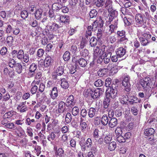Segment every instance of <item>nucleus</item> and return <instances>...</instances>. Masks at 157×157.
<instances>
[{
	"label": "nucleus",
	"instance_id": "obj_35",
	"mask_svg": "<svg viewBox=\"0 0 157 157\" xmlns=\"http://www.w3.org/2000/svg\"><path fill=\"white\" fill-rule=\"evenodd\" d=\"M63 58L65 61H68L70 58V52L68 51H66L63 55Z\"/></svg>",
	"mask_w": 157,
	"mask_h": 157
},
{
	"label": "nucleus",
	"instance_id": "obj_7",
	"mask_svg": "<svg viewBox=\"0 0 157 157\" xmlns=\"http://www.w3.org/2000/svg\"><path fill=\"white\" fill-rule=\"evenodd\" d=\"M109 21L113 19L117 18L118 13L117 11L113 10H110L109 11Z\"/></svg>",
	"mask_w": 157,
	"mask_h": 157
},
{
	"label": "nucleus",
	"instance_id": "obj_46",
	"mask_svg": "<svg viewBox=\"0 0 157 157\" xmlns=\"http://www.w3.org/2000/svg\"><path fill=\"white\" fill-rule=\"evenodd\" d=\"M104 82L101 79L97 80L94 82V85L96 87H100L103 86Z\"/></svg>",
	"mask_w": 157,
	"mask_h": 157
},
{
	"label": "nucleus",
	"instance_id": "obj_42",
	"mask_svg": "<svg viewBox=\"0 0 157 157\" xmlns=\"http://www.w3.org/2000/svg\"><path fill=\"white\" fill-rule=\"evenodd\" d=\"M5 127L10 129H15L16 128L13 123L9 122L5 125Z\"/></svg>",
	"mask_w": 157,
	"mask_h": 157
},
{
	"label": "nucleus",
	"instance_id": "obj_52",
	"mask_svg": "<svg viewBox=\"0 0 157 157\" xmlns=\"http://www.w3.org/2000/svg\"><path fill=\"white\" fill-rule=\"evenodd\" d=\"M80 54L83 57H86L89 56V52L87 49H84L80 52Z\"/></svg>",
	"mask_w": 157,
	"mask_h": 157
},
{
	"label": "nucleus",
	"instance_id": "obj_12",
	"mask_svg": "<svg viewBox=\"0 0 157 157\" xmlns=\"http://www.w3.org/2000/svg\"><path fill=\"white\" fill-rule=\"evenodd\" d=\"M155 131L154 129L151 128L146 129L144 132V134L146 136H152L154 137V134Z\"/></svg>",
	"mask_w": 157,
	"mask_h": 157
},
{
	"label": "nucleus",
	"instance_id": "obj_43",
	"mask_svg": "<svg viewBox=\"0 0 157 157\" xmlns=\"http://www.w3.org/2000/svg\"><path fill=\"white\" fill-rule=\"evenodd\" d=\"M64 153V150L61 148H59L57 151L56 154L59 156L60 157H62Z\"/></svg>",
	"mask_w": 157,
	"mask_h": 157
},
{
	"label": "nucleus",
	"instance_id": "obj_11",
	"mask_svg": "<svg viewBox=\"0 0 157 157\" xmlns=\"http://www.w3.org/2000/svg\"><path fill=\"white\" fill-rule=\"evenodd\" d=\"M59 20L61 23H69V17L66 15L61 16L59 18Z\"/></svg>",
	"mask_w": 157,
	"mask_h": 157
},
{
	"label": "nucleus",
	"instance_id": "obj_39",
	"mask_svg": "<svg viewBox=\"0 0 157 157\" xmlns=\"http://www.w3.org/2000/svg\"><path fill=\"white\" fill-rule=\"evenodd\" d=\"M65 121L66 123H70L72 120V116L71 113H68L66 114L65 118Z\"/></svg>",
	"mask_w": 157,
	"mask_h": 157
},
{
	"label": "nucleus",
	"instance_id": "obj_2",
	"mask_svg": "<svg viewBox=\"0 0 157 157\" xmlns=\"http://www.w3.org/2000/svg\"><path fill=\"white\" fill-rule=\"evenodd\" d=\"M152 81L151 79L148 77H146L140 80V84L142 86L144 90L149 91L152 85Z\"/></svg>",
	"mask_w": 157,
	"mask_h": 157
},
{
	"label": "nucleus",
	"instance_id": "obj_54",
	"mask_svg": "<svg viewBox=\"0 0 157 157\" xmlns=\"http://www.w3.org/2000/svg\"><path fill=\"white\" fill-rule=\"evenodd\" d=\"M118 18H115L114 19H113L112 20H111L109 21L108 20V22L109 23V24H111V25L113 24V25H115L117 26L118 24Z\"/></svg>",
	"mask_w": 157,
	"mask_h": 157
},
{
	"label": "nucleus",
	"instance_id": "obj_55",
	"mask_svg": "<svg viewBox=\"0 0 157 157\" xmlns=\"http://www.w3.org/2000/svg\"><path fill=\"white\" fill-rule=\"evenodd\" d=\"M38 86V91L41 93L43 92L45 87V85L42 82H40Z\"/></svg>",
	"mask_w": 157,
	"mask_h": 157
},
{
	"label": "nucleus",
	"instance_id": "obj_3",
	"mask_svg": "<svg viewBox=\"0 0 157 157\" xmlns=\"http://www.w3.org/2000/svg\"><path fill=\"white\" fill-rule=\"evenodd\" d=\"M135 19L136 24L138 26H143V28L146 27L147 21L144 15L140 13L136 14L135 17Z\"/></svg>",
	"mask_w": 157,
	"mask_h": 157
},
{
	"label": "nucleus",
	"instance_id": "obj_14",
	"mask_svg": "<svg viewBox=\"0 0 157 157\" xmlns=\"http://www.w3.org/2000/svg\"><path fill=\"white\" fill-rule=\"evenodd\" d=\"M127 101H128L129 103L131 105H133L134 103H136L140 102V100L135 96L131 97L128 99H126Z\"/></svg>",
	"mask_w": 157,
	"mask_h": 157
},
{
	"label": "nucleus",
	"instance_id": "obj_25",
	"mask_svg": "<svg viewBox=\"0 0 157 157\" xmlns=\"http://www.w3.org/2000/svg\"><path fill=\"white\" fill-rule=\"evenodd\" d=\"M48 26L50 30L52 31H56L59 28V26L56 23H53Z\"/></svg>",
	"mask_w": 157,
	"mask_h": 157
},
{
	"label": "nucleus",
	"instance_id": "obj_15",
	"mask_svg": "<svg viewBox=\"0 0 157 157\" xmlns=\"http://www.w3.org/2000/svg\"><path fill=\"white\" fill-rule=\"evenodd\" d=\"M58 95L57 88L56 87H54L51 93V97L52 99H55L57 97Z\"/></svg>",
	"mask_w": 157,
	"mask_h": 157
},
{
	"label": "nucleus",
	"instance_id": "obj_1",
	"mask_svg": "<svg viewBox=\"0 0 157 157\" xmlns=\"http://www.w3.org/2000/svg\"><path fill=\"white\" fill-rule=\"evenodd\" d=\"M104 92V90L101 88H98L95 90L89 89L85 92V95L86 97L91 96L93 99H95L102 96Z\"/></svg>",
	"mask_w": 157,
	"mask_h": 157
},
{
	"label": "nucleus",
	"instance_id": "obj_10",
	"mask_svg": "<svg viewBox=\"0 0 157 157\" xmlns=\"http://www.w3.org/2000/svg\"><path fill=\"white\" fill-rule=\"evenodd\" d=\"M126 53V50L123 47H120L117 49L116 54L118 57L121 58Z\"/></svg>",
	"mask_w": 157,
	"mask_h": 157
},
{
	"label": "nucleus",
	"instance_id": "obj_51",
	"mask_svg": "<svg viewBox=\"0 0 157 157\" xmlns=\"http://www.w3.org/2000/svg\"><path fill=\"white\" fill-rule=\"evenodd\" d=\"M107 40L108 41L113 44L116 41V39L114 36H109L107 37Z\"/></svg>",
	"mask_w": 157,
	"mask_h": 157
},
{
	"label": "nucleus",
	"instance_id": "obj_18",
	"mask_svg": "<svg viewBox=\"0 0 157 157\" xmlns=\"http://www.w3.org/2000/svg\"><path fill=\"white\" fill-rule=\"evenodd\" d=\"M92 144V143L91 139L90 138H88L85 143V147L83 148V150H85L86 148L87 149L90 148Z\"/></svg>",
	"mask_w": 157,
	"mask_h": 157
},
{
	"label": "nucleus",
	"instance_id": "obj_32",
	"mask_svg": "<svg viewBox=\"0 0 157 157\" xmlns=\"http://www.w3.org/2000/svg\"><path fill=\"white\" fill-rule=\"evenodd\" d=\"M90 42L91 47H94L97 45V41L96 38L93 36L91 38Z\"/></svg>",
	"mask_w": 157,
	"mask_h": 157
},
{
	"label": "nucleus",
	"instance_id": "obj_49",
	"mask_svg": "<svg viewBox=\"0 0 157 157\" xmlns=\"http://www.w3.org/2000/svg\"><path fill=\"white\" fill-rule=\"evenodd\" d=\"M117 26L114 25L113 24L110 25L109 26V28H110L109 33H110L109 34H111L112 33L114 32V30L116 29L117 28Z\"/></svg>",
	"mask_w": 157,
	"mask_h": 157
},
{
	"label": "nucleus",
	"instance_id": "obj_64",
	"mask_svg": "<svg viewBox=\"0 0 157 157\" xmlns=\"http://www.w3.org/2000/svg\"><path fill=\"white\" fill-rule=\"evenodd\" d=\"M44 52V50L42 49H39L37 52V56L39 57H42L43 56Z\"/></svg>",
	"mask_w": 157,
	"mask_h": 157
},
{
	"label": "nucleus",
	"instance_id": "obj_48",
	"mask_svg": "<svg viewBox=\"0 0 157 157\" xmlns=\"http://www.w3.org/2000/svg\"><path fill=\"white\" fill-rule=\"evenodd\" d=\"M111 79L110 78H108L105 81V85L108 88H111Z\"/></svg>",
	"mask_w": 157,
	"mask_h": 157
},
{
	"label": "nucleus",
	"instance_id": "obj_24",
	"mask_svg": "<svg viewBox=\"0 0 157 157\" xmlns=\"http://www.w3.org/2000/svg\"><path fill=\"white\" fill-rule=\"evenodd\" d=\"M64 67L63 66L58 67L56 70V73L57 75H61L63 74L64 72Z\"/></svg>",
	"mask_w": 157,
	"mask_h": 157
},
{
	"label": "nucleus",
	"instance_id": "obj_17",
	"mask_svg": "<svg viewBox=\"0 0 157 157\" xmlns=\"http://www.w3.org/2000/svg\"><path fill=\"white\" fill-rule=\"evenodd\" d=\"M109 119L106 114H104L101 118V122L104 125H106L109 122Z\"/></svg>",
	"mask_w": 157,
	"mask_h": 157
},
{
	"label": "nucleus",
	"instance_id": "obj_53",
	"mask_svg": "<svg viewBox=\"0 0 157 157\" xmlns=\"http://www.w3.org/2000/svg\"><path fill=\"white\" fill-rule=\"evenodd\" d=\"M21 17L25 19L27 18L28 15V13L26 10H24L21 12Z\"/></svg>",
	"mask_w": 157,
	"mask_h": 157
},
{
	"label": "nucleus",
	"instance_id": "obj_44",
	"mask_svg": "<svg viewBox=\"0 0 157 157\" xmlns=\"http://www.w3.org/2000/svg\"><path fill=\"white\" fill-rule=\"evenodd\" d=\"M98 13L96 10L94 9L92 10L90 12L89 15L90 17L91 18L95 17L97 14Z\"/></svg>",
	"mask_w": 157,
	"mask_h": 157
},
{
	"label": "nucleus",
	"instance_id": "obj_22",
	"mask_svg": "<svg viewBox=\"0 0 157 157\" xmlns=\"http://www.w3.org/2000/svg\"><path fill=\"white\" fill-rule=\"evenodd\" d=\"M139 40L141 45L142 46H147L150 42V40L144 39L143 38H140Z\"/></svg>",
	"mask_w": 157,
	"mask_h": 157
},
{
	"label": "nucleus",
	"instance_id": "obj_50",
	"mask_svg": "<svg viewBox=\"0 0 157 157\" xmlns=\"http://www.w3.org/2000/svg\"><path fill=\"white\" fill-rule=\"evenodd\" d=\"M56 137V135L53 132H52L48 136L47 139L49 141H51V140H54Z\"/></svg>",
	"mask_w": 157,
	"mask_h": 157
},
{
	"label": "nucleus",
	"instance_id": "obj_27",
	"mask_svg": "<svg viewBox=\"0 0 157 157\" xmlns=\"http://www.w3.org/2000/svg\"><path fill=\"white\" fill-rule=\"evenodd\" d=\"M9 53L8 49L6 47H3L0 51V54L2 56H6Z\"/></svg>",
	"mask_w": 157,
	"mask_h": 157
},
{
	"label": "nucleus",
	"instance_id": "obj_40",
	"mask_svg": "<svg viewBox=\"0 0 157 157\" xmlns=\"http://www.w3.org/2000/svg\"><path fill=\"white\" fill-rule=\"evenodd\" d=\"M79 112V109L77 107L75 106L71 110V113L74 116L77 115Z\"/></svg>",
	"mask_w": 157,
	"mask_h": 157
},
{
	"label": "nucleus",
	"instance_id": "obj_20",
	"mask_svg": "<svg viewBox=\"0 0 157 157\" xmlns=\"http://www.w3.org/2000/svg\"><path fill=\"white\" fill-rule=\"evenodd\" d=\"M105 46L104 45L102 46L99 51V57L101 58V59L106 56L107 54V53L105 52Z\"/></svg>",
	"mask_w": 157,
	"mask_h": 157
},
{
	"label": "nucleus",
	"instance_id": "obj_28",
	"mask_svg": "<svg viewBox=\"0 0 157 157\" xmlns=\"http://www.w3.org/2000/svg\"><path fill=\"white\" fill-rule=\"evenodd\" d=\"M42 12V10L41 9H38L36 10L35 13V16L36 19L38 20L41 17Z\"/></svg>",
	"mask_w": 157,
	"mask_h": 157
},
{
	"label": "nucleus",
	"instance_id": "obj_8",
	"mask_svg": "<svg viewBox=\"0 0 157 157\" xmlns=\"http://www.w3.org/2000/svg\"><path fill=\"white\" fill-rule=\"evenodd\" d=\"M75 104L74 96L72 95H71L68 97L66 100V105L67 106H69L70 105H74Z\"/></svg>",
	"mask_w": 157,
	"mask_h": 157
},
{
	"label": "nucleus",
	"instance_id": "obj_37",
	"mask_svg": "<svg viewBox=\"0 0 157 157\" xmlns=\"http://www.w3.org/2000/svg\"><path fill=\"white\" fill-rule=\"evenodd\" d=\"M37 66L36 64L35 63H32L30 66L29 67V72H34L37 71L36 70Z\"/></svg>",
	"mask_w": 157,
	"mask_h": 157
},
{
	"label": "nucleus",
	"instance_id": "obj_45",
	"mask_svg": "<svg viewBox=\"0 0 157 157\" xmlns=\"http://www.w3.org/2000/svg\"><path fill=\"white\" fill-rule=\"evenodd\" d=\"M24 54L23 51L21 49L20 50L17 52V57L19 59L21 60L22 59V58Z\"/></svg>",
	"mask_w": 157,
	"mask_h": 157
},
{
	"label": "nucleus",
	"instance_id": "obj_4",
	"mask_svg": "<svg viewBox=\"0 0 157 157\" xmlns=\"http://www.w3.org/2000/svg\"><path fill=\"white\" fill-rule=\"evenodd\" d=\"M118 86H116L115 84L112 85L111 88H108L106 89V92L108 90H109V92H108L106 93L107 96H109L112 98H115L118 96L119 94L118 93L117 88Z\"/></svg>",
	"mask_w": 157,
	"mask_h": 157
},
{
	"label": "nucleus",
	"instance_id": "obj_31",
	"mask_svg": "<svg viewBox=\"0 0 157 157\" xmlns=\"http://www.w3.org/2000/svg\"><path fill=\"white\" fill-rule=\"evenodd\" d=\"M78 63L82 67H85L87 64V61L82 58H80L78 60Z\"/></svg>",
	"mask_w": 157,
	"mask_h": 157
},
{
	"label": "nucleus",
	"instance_id": "obj_19",
	"mask_svg": "<svg viewBox=\"0 0 157 157\" xmlns=\"http://www.w3.org/2000/svg\"><path fill=\"white\" fill-rule=\"evenodd\" d=\"M61 86L64 89H67L69 87V84L68 82L65 78H63L61 80Z\"/></svg>",
	"mask_w": 157,
	"mask_h": 157
},
{
	"label": "nucleus",
	"instance_id": "obj_9",
	"mask_svg": "<svg viewBox=\"0 0 157 157\" xmlns=\"http://www.w3.org/2000/svg\"><path fill=\"white\" fill-rule=\"evenodd\" d=\"M53 62V60L51 57L49 55H47L45 59L44 65L45 67H47L50 66Z\"/></svg>",
	"mask_w": 157,
	"mask_h": 157
},
{
	"label": "nucleus",
	"instance_id": "obj_30",
	"mask_svg": "<svg viewBox=\"0 0 157 157\" xmlns=\"http://www.w3.org/2000/svg\"><path fill=\"white\" fill-rule=\"evenodd\" d=\"M96 111L95 109L94 108H90L88 112V116L90 118L93 117L95 114Z\"/></svg>",
	"mask_w": 157,
	"mask_h": 157
},
{
	"label": "nucleus",
	"instance_id": "obj_6",
	"mask_svg": "<svg viewBox=\"0 0 157 157\" xmlns=\"http://www.w3.org/2000/svg\"><path fill=\"white\" fill-rule=\"evenodd\" d=\"M103 21L102 20L101 17H97L96 20L92 24L93 27L95 29L101 28L103 27Z\"/></svg>",
	"mask_w": 157,
	"mask_h": 157
},
{
	"label": "nucleus",
	"instance_id": "obj_60",
	"mask_svg": "<svg viewBox=\"0 0 157 157\" xmlns=\"http://www.w3.org/2000/svg\"><path fill=\"white\" fill-rule=\"evenodd\" d=\"M142 36L143 39H146L150 40V39L151 37V35L148 33H144L142 34Z\"/></svg>",
	"mask_w": 157,
	"mask_h": 157
},
{
	"label": "nucleus",
	"instance_id": "obj_21",
	"mask_svg": "<svg viewBox=\"0 0 157 157\" xmlns=\"http://www.w3.org/2000/svg\"><path fill=\"white\" fill-rule=\"evenodd\" d=\"M15 68L16 71L18 74H20L22 70V66L20 63H17V64L14 67Z\"/></svg>",
	"mask_w": 157,
	"mask_h": 157
},
{
	"label": "nucleus",
	"instance_id": "obj_23",
	"mask_svg": "<svg viewBox=\"0 0 157 157\" xmlns=\"http://www.w3.org/2000/svg\"><path fill=\"white\" fill-rule=\"evenodd\" d=\"M62 5L59 3H54L52 5V8L53 10L58 11L60 10L62 7Z\"/></svg>",
	"mask_w": 157,
	"mask_h": 157
},
{
	"label": "nucleus",
	"instance_id": "obj_29",
	"mask_svg": "<svg viewBox=\"0 0 157 157\" xmlns=\"http://www.w3.org/2000/svg\"><path fill=\"white\" fill-rule=\"evenodd\" d=\"M100 49L97 46L94 49L93 56L94 58H96L99 57V51Z\"/></svg>",
	"mask_w": 157,
	"mask_h": 157
},
{
	"label": "nucleus",
	"instance_id": "obj_56",
	"mask_svg": "<svg viewBox=\"0 0 157 157\" xmlns=\"http://www.w3.org/2000/svg\"><path fill=\"white\" fill-rule=\"evenodd\" d=\"M122 132V129L120 127H117L115 131V133L117 136L121 135Z\"/></svg>",
	"mask_w": 157,
	"mask_h": 157
},
{
	"label": "nucleus",
	"instance_id": "obj_62",
	"mask_svg": "<svg viewBox=\"0 0 157 157\" xmlns=\"http://www.w3.org/2000/svg\"><path fill=\"white\" fill-rule=\"evenodd\" d=\"M99 130L98 129H95L94 131L93 136L95 139L98 138L99 137Z\"/></svg>",
	"mask_w": 157,
	"mask_h": 157
},
{
	"label": "nucleus",
	"instance_id": "obj_33",
	"mask_svg": "<svg viewBox=\"0 0 157 157\" xmlns=\"http://www.w3.org/2000/svg\"><path fill=\"white\" fill-rule=\"evenodd\" d=\"M107 71V69L103 68L99 70L98 72V73L99 76L100 77H102L106 74Z\"/></svg>",
	"mask_w": 157,
	"mask_h": 157
},
{
	"label": "nucleus",
	"instance_id": "obj_26",
	"mask_svg": "<svg viewBox=\"0 0 157 157\" xmlns=\"http://www.w3.org/2000/svg\"><path fill=\"white\" fill-rule=\"evenodd\" d=\"M65 103L63 101H61L59 104V109L58 112L59 113H63L64 112V107Z\"/></svg>",
	"mask_w": 157,
	"mask_h": 157
},
{
	"label": "nucleus",
	"instance_id": "obj_5",
	"mask_svg": "<svg viewBox=\"0 0 157 157\" xmlns=\"http://www.w3.org/2000/svg\"><path fill=\"white\" fill-rule=\"evenodd\" d=\"M122 86L124 87V90L128 92L130 90V84L129 82V78L128 76L125 77L122 82Z\"/></svg>",
	"mask_w": 157,
	"mask_h": 157
},
{
	"label": "nucleus",
	"instance_id": "obj_47",
	"mask_svg": "<svg viewBox=\"0 0 157 157\" xmlns=\"http://www.w3.org/2000/svg\"><path fill=\"white\" fill-rule=\"evenodd\" d=\"M14 111H10L6 113L3 117L5 118H8L12 117L14 114Z\"/></svg>",
	"mask_w": 157,
	"mask_h": 157
},
{
	"label": "nucleus",
	"instance_id": "obj_13",
	"mask_svg": "<svg viewBox=\"0 0 157 157\" xmlns=\"http://www.w3.org/2000/svg\"><path fill=\"white\" fill-rule=\"evenodd\" d=\"M111 55L112 53L110 52H107L106 56L102 58L101 59L103 61L104 63L108 64L109 62Z\"/></svg>",
	"mask_w": 157,
	"mask_h": 157
},
{
	"label": "nucleus",
	"instance_id": "obj_57",
	"mask_svg": "<svg viewBox=\"0 0 157 157\" xmlns=\"http://www.w3.org/2000/svg\"><path fill=\"white\" fill-rule=\"evenodd\" d=\"M117 140L119 143H123L125 142L124 136L121 135L117 136Z\"/></svg>",
	"mask_w": 157,
	"mask_h": 157
},
{
	"label": "nucleus",
	"instance_id": "obj_36",
	"mask_svg": "<svg viewBox=\"0 0 157 157\" xmlns=\"http://www.w3.org/2000/svg\"><path fill=\"white\" fill-rule=\"evenodd\" d=\"M138 107L132 106L131 108V111L132 114L135 115L136 116L138 114Z\"/></svg>",
	"mask_w": 157,
	"mask_h": 157
},
{
	"label": "nucleus",
	"instance_id": "obj_41",
	"mask_svg": "<svg viewBox=\"0 0 157 157\" xmlns=\"http://www.w3.org/2000/svg\"><path fill=\"white\" fill-rule=\"evenodd\" d=\"M105 3V0H97L95 4L98 7H102Z\"/></svg>",
	"mask_w": 157,
	"mask_h": 157
},
{
	"label": "nucleus",
	"instance_id": "obj_59",
	"mask_svg": "<svg viewBox=\"0 0 157 157\" xmlns=\"http://www.w3.org/2000/svg\"><path fill=\"white\" fill-rule=\"evenodd\" d=\"M32 87L31 90V92L32 94H34L36 93L37 90H38V86L34 85H32Z\"/></svg>",
	"mask_w": 157,
	"mask_h": 157
},
{
	"label": "nucleus",
	"instance_id": "obj_34",
	"mask_svg": "<svg viewBox=\"0 0 157 157\" xmlns=\"http://www.w3.org/2000/svg\"><path fill=\"white\" fill-rule=\"evenodd\" d=\"M17 63L16 61L13 59L10 58L9 60V65L10 67H14Z\"/></svg>",
	"mask_w": 157,
	"mask_h": 157
},
{
	"label": "nucleus",
	"instance_id": "obj_63",
	"mask_svg": "<svg viewBox=\"0 0 157 157\" xmlns=\"http://www.w3.org/2000/svg\"><path fill=\"white\" fill-rule=\"evenodd\" d=\"M29 59L28 55L26 54H24L22 58V59H21V60L23 61L25 63H27L29 61Z\"/></svg>",
	"mask_w": 157,
	"mask_h": 157
},
{
	"label": "nucleus",
	"instance_id": "obj_58",
	"mask_svg": "<svg viewBox=\"0 0 157 157\" xmlns=\"http://www.w3.org/2000/svg\"><path fill=\"white\" fill-rule=\"evenodd\" d=\"M112 139V137L110 135L106 136L104 139V141L106 144L110 143V142Z\"/></svg>",
	"mask_w": 157,
	"mask_h": 157
},
{
	"label": "nucleus",
	"instance_id": "obj_16",
	"mask_svg": "<svg viewBox=\"0 0 157 157\" xmlns=\"http://www.w3.org/2000/svg\"><path fill=\"white\" fill-rule=\"evenodd\" d=\"M117 124V119L115 118H112L109 121V125L111 128H113L115 127Z\"/></svg>",
	"mask_w": 157,
	"mask_h": 157
},
{
	"label": "nucleus",
	"instance_id": "obj_61",
	"mask_svg": "<svg viewBox=\"0 0 157 157\" xmlns=\"http://www.w3.org/2000/svg\"><path fill=\"white\" fill-rule=\"evenodd\" d=\"M29 24L33 27H36L37 25V21L36 20L33 19L30 21Z\"/></svg>",
	"mask_w": 157,
	"mask_h": 157
},
{
	"label": "nucleus",
	"instance_id": "obj_38",
	"mask_svg": "<svg viewBox=\"0 0 157 157\" xmlns=\"http://www.w3.org/2000/svg\"><path fill=\"white\" fill-rule=\"evenodd\" d=\"M116 146V143L114 141L112 142L109 143L108 146V149L110 151L115 150Z\"/></svg>",
	"mask_w": 157,
	"mask_h": 157
}]
</instances>
